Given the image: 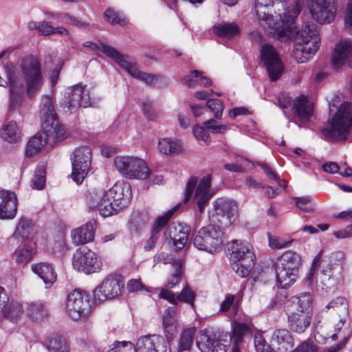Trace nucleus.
<instances>
[{"label":"nucleus","mask_w":352,"mask_h":352,"mask_svg":"<svg viewBox=\"0 0 352 352\" xmlns=\"http://www.w3.org/2000/svg\"><path fill=\"white\" fill-rule=\"evenodd\" d=\"M129 186L124 184H116L108 190L92 189L88 191L86 199L91 210L98 211L102 217H109L124 208L129 197L124 193Z\"/></svg>","instance_id":"f257e3e1"},{"label":"nucleus","mask_w":352,"mask_h":352,"mask_svg":"<svg viewBox=\"0 0 352 352\" xmlns=\"http://www.w3.org/2000/svg\"><path fill=\"white\" fill-rule=\"evenodd\" d=\"M292 56L299 63L309 61L317 52L320 38L314 24H305L296 32Z\"/></svg>","instance_id":"f03ea898"},{"label":"nucleus","mask_w":352,"mask_h":352,"mask_svg":"<svg viewBox=\"0 0 352 352\" xmlns=\"http://www.w3.org/2000/svg\"><path fill=\"white\" fill-rule=\"evenodd\" d=\"M232 268L240 277L249 276L254 267L256 256L252 245L242 241L233 240L228 244Z\"/></svg>","instance_id":"7ed1b4c3"},{"label":"nucleus","mask_w":352,"mask_h":352,"mask_svg":"<svg viewBox=\"0 0 352 352\" xmlns=\"http://www.w3.org/2000/svg\"><path fill=\"white\" fill-rule=\"evenodd\" d=\"M351 126L352 109L350 104L344 103L327 126L321 129V132L331 141H344L350 133Z\"/></svg>","instance_id":"20e7f679"},{"label":"nucleus","mask_w":352,"mask_h":352,"mask_svg":"<svg viewBox=\"0 0 352 352\" xmlns=\"http://www.w3.org/2000/svg\"><path fill=\"white\" fill-rule=\"evenodd\" d=\"M19 67L24 80L25 94L29 98H32L40 91L44 82L40 61L37 57L28 55L20 60Z\"/></svg>","instance_id":"39448f33"},{"label":"nucleus","mask_w":352,"mask_h":352,"mask_svg":"<svg viewBox=\"0 0 352 352\" xmlns=\"http://www.w3.org/2000/svg\"><path fill=\"white\" fill-rule=\"evenodd\" d=\"M300 265V255L291 250L285 251L277 258L276 276L277 282L282 287H288L296 280Z\"/></svg>","instance_id":"423d86ee"},{"label":"nucleus","mask_w":352,"mask_h":352,"mask_svg":"<svg viewBox=\"0 0 352 352\" xmlns=\"http://www.w3.org/2000/svg\"><path fill=\"white\" fill-rule=\"evenodd\" d=\"M40 114L43 120L42 128L54 140H64L66 138L63 126L57 120L52 98L47 95L43 96L40 105Z\"/></svg>","instance_id":"0eeeda50"},{"label":"nucleus","mask_w":352,"mask_h":352,"mask_svg":"<svg viewBox=\"0 0 352 352\" xmlns=\"http://www.w3.org/2000/svg\"><path fill=\"white\" fill-rule=\"evenodd\" d=\"M113 164L116 170L129 179H146L151 173L144 160L133 156H117Z\"/></svg>","instance_id":"6e6552de"},{"label":"nucleus","mask_w":352,"mask_h":352,"mask_svg":"<svg viewBox=\"0 0 352 352\" xmlns=\"http://www.w3.org/2000/svg\"><path fill=\"white\" fill-rule=\"evenodd\" d=\"M222 229L214 225L202 228L194 236L193 244L199 250L210 253L219 252L223 245Z\"/></svg>","instance_id":"1a4fd4ad"},{"label":"nucleus","mask_w":352,"mask_h":352,"mask_svg":"<svg viewBox=\"0 0 352 352\" xmlns=\"http://www.w3.org/2000/svg\"><path fill=\"white\" fill-rule=\"evenodd\" d=\"M66 311L72 320L86 318L91 311L89 294L80 289H74L67 296Z\"/></svg>","instance_id":"9d476101"},{"label":"nucleus","mask_w":352,"mask_h":352,"mask_svg":"<svg viewBox=\"0 0 352 352\" xmlns=\"http://www.w3.org/2000/svg\"><path fill=\"white\" fill-rule=\"evenodd\" d=\"M302 6V2L300 0H296L294 4H292L285 9L283 14L279 15V22L274 20V25H272L269 30H274V34H277L278 38H290L293 34L294 21L299 15Z\"/></svg>","instance_id":"9b49d317"},{"label":"nucleus","mask_w":352,"mask_h":352,"mask_svg":"<svg viewBox=\"0 0 352 352\" xmlns=\"http://www.w3.org/2000/svg\"><path fill=\"white\" fill-rule=\"evenodd\" d=\"M231 342V336L225 334L217 336L200 331L196 343L201 352H226Z\"/></svg>","instance_id":"f8f14e48"},{"label":"nucleus","mask_w":352,"mask_h":352,"mask_svg":"<svg viewBox=\"0 0 352 352\" xmlns=\"http://www.w3.org/2000/svg\"><path fill=\"white\" fill-rule=\"evenodd\" d=\"M72 264L74 269L85 274L95 273L102 267V262L96 254L85 247L80 248L74 252Z\"/></svg>","instance_id":"ddd939ff"},{"label":"nucleus","mask_w":352,"mask_h":352,"mask_svg":"<svg viewBox=\"0 0 352 352\" xmlns=\"http://www.w3.org/2000/svg\"><path fill=\"white\" fill-rule=\"evenodd\" d=\"M72 161V177L76 184H81L85 179L91 165V150L87 146L76 148Z\"/></svg>","instance_id":"4468645a"},{"label":"nucleus","mask_w":352,"mask_h":352,"mask_svg":"<svg viewBox=\"0 0 352 352\" xmlns=\"http://www.w3.org/2000/svg\"><path fill=\"white\" fill-rule=\"evenodd\" d=\"M311 17L320 24L330 23L337 12L336 0H311Z\"/></svg>","instance_id":"2eb2a0df"},{"label":"nucleus","mask_w":352,"mask_h":352,"mask_svg":"<svg viewBox=\"0 0 352 352\" xmlns=\"http://www.w3.org/2000/svg\"><path fill=\"white\" fill-rule=\"evenodd\" d=\"M67 108L70 113L75 112L80 107L87 108L94 104V100L90 96V90L87 85L81 83L75 85L69 88L67 96Z\"/></svg>","instance_id":"dca6fc26"},{"label":"nucleus","mask_w":352,"mask_h":352,"mask_svg":"<svg viewBox=\"0 0 352 352\" xmlns=\"http://www.w3.org/2000/svg\"><path fill=\"white\" fill-rule=\"evenodd\" d=\"M6 78L10 87L9 111H12L21 105L24 85L22 80L16 73L14 67H6Z\"/></svg>","instance_id":"f3484780"},{"label":"nucleus","mask_w":352,"mask_h":352,"mask_svg":"<svg viewBox=\"0 0 352 352\" xmlns=\"http://www.w3.org/2000/svg\"><path fill=\"white\" fill-rule=\"evenodd\" d=\"M261 59L267 68L270 80H278L282 74L283 65L276 49L271 45H263L261 48Z\"/></svg>","instance_id":"a211bd4d"},{"label":"nucleus","mask_w":352,"mask_h":352,"mask_svg":"<svg viewBox=\"0 0 352 352\" xmlns=\"http://www.w3.org/2000/svg\"><path fill=\"white\" fill-rule=\"evenodd\" d=\"M122 288L121 280L113 276H109L95 289L94 300L101 302L113 299L121 294Z\"/></svg>","instance_id":"6ab92c4d"},{"label":"nucleus","mask_w":352,"mask_h":352,"mask_svg":"<svg viewBox=\"0 0 352 352\" xmlns=\"http://www.w3.org/2000/svg\"><path fill=\"white\" fill-rule=\"evenodd\" d=\"M292 109L294 113V122L299 126L307 124L314 111V103L308 100L307 97L300 96L295 99Z\"/></svg>","instance_id":"aec40b11"},{"label":"nucleus","mask_w":352,"mask_h":352,"mask_svg":"<svg viewBox=\"0 0 352 352\" xmlns=\"http://www.w3.org/2000/svg\"><path fill=\"white\" fill-rule=\"evenodd\" d=\"M285 0H254L255 21L264 30H269L274 25V16L270 13V9L274 1H285Z\"/></svg>","instance_id":"412c9836"},{"label":"nucleus","mask_w":352,"mask_h":352,"mask_svg":"<svg viewBox=\"0 0 352 352\" xmlns=\"http://www.w3.org/2000/svg\"><path fill=\"white\" fill-rule=\"evenodd\" d=\"M217 215L224 219L225 226L232 225L237 218L238 207L236 203L231 199L218 198L214 204Z\"/></svg>","instance_id":"4be33fe9"},{"label":"nucleus","mask_w":352,"mask_h":352,"mask_svg":"<svg viewBox=\"0 0 352 352\" xmlns=\"http://www.w3.org/2000/svg\"><path fill=\"white\" fill-rule=\"evenodd\" d=\"M159 297L168 300L173 305H177L178 302H184L190 305L193 308L195 307L196 294L190 285L186 284L177 296L168 289L162 288Z\"/></svg>","instance_id":"5701e85b"},{"label":"nucleus","mask_w":352,"mask_h":352,"mask_svg":"<svg viewBox=\"0 0 352 352\" xmlns=\"http://www.w3.org/2000/svg\"><path fill=\"white\" fill-rule=\"evenodd\" d=\"M332 64L336 68L343 65L352 67V43L350 39H342L336 45L332 56Z\"/></svg>","instance_id":"b1692460"},{"label":"nucleus","mask_w":352,"mask_h":352,"mask_svg":"<svg viewBox=\"0 0 352 352\" xmlns=\"http://www.w3.org/2000/svg\"><path fill=\"white\" fill-rule=\"evenodd\" d=\"M211 176L208 175L199 181L195 190L193 200L196 203L200 213L204 212L213 194L210 191Z\"/></svg>","instance_id":"393cba45"},{"label":"nucleus","mask_w":352,"mask_h":352,"mask_svg":"<svg viewBox=\"0 0 352 352\" xmlns=\"http://www.w3.org/2000/svg\"><path fill=\"white\" fill-rule=\"evenodd\" d=\"M0 197L2 199L0 204V219L14 218L17 211V199L14 192L2 190L0 191Z\"/></svg>","instance_id":"a878e982"},{"label":"nucleus","mask_w":352,"mask_h":352,"mask_svg":"<svg viewBox=\"0 0 352 352\" xmlns=\"http://www.w3.org/2000/svg\"><path fill=\"white\" fill-rule=\"evenodd\" d=\"M135 352H166L162 337L148 335L140 337L135 346Z\"/></svg>","instance_id":"bb28decb"},{"label":"nucleus","mask_w":352,"mask_h":352,"mask_svg":"<svg viewBox=\"0 0 352 352\" xmlns=\"http://www.w3.org/2000/svg\"><path fill=\"white\" fill-rule=\"evenodd\" d=\"M179 206V204L173 207L172 209L166 212L164 215L159 217L156 219L155 222L153 226L151 236L145 243L144 249L146 250H151L155 246V243L157 241L158 239L160 238L161 230L167 224L169 219L173 216V213L178 208Z\"/></svg>","instance_id":"cd10ccee"},{"label":"nucleus","mask_w":352,"mask_h":352,"mask_svg":"<svg viewBox=\"0 0 352 352\" xmlns=\"http://www.w3.org/2000/svg\"><path fill=\"white\" fill-rule=\"evenodd\" d=\"M271 342L279 352H285L294 346V338L286 329H276L272 336Z\"/></svg>","instance_id":"c85d7f7f"},{"label":"nucleus","mask_w":352,"mask_h":352,"mask_svg":"<svg viewBox=\"0 0 352 352\" xmlns=\"http://www.w3.org/2000/svg\"><path fill=\"white\" fill-rule=\"evenodd\" d=\"M96 222L89 221L85 226L72 231L71 236L73 243L76 245H83L94 239Z\"/></svg>","instance_id":"c756f323"},{"label":"nucleus","mask_w":352,"mask_h":352,"mask_svg":"<svg viewBox=\"0 0 352 352\" xmlns=\"http://www.w3.org/2000/svg\"><path fill=\"white\" fill-rule=\"evenodd\" d=\"M311 318V315L287 311L288 327L294 333H302L310 326Z\"/></svg>","instance_id":"7c9ffc66"},{"label":"nucleus","mask_w":352,"mask_h":352,"mask_svg":"<svg viewBox=\"0 0 352 352\" xmlns=\"http://www.w3.org/2000/svg\"><path fill=\"white\" fill-rule=\"evenodd\" d=\"M62 140H54L42 128V131L37 133L28 143L26 148V155L32 157L40 151L48 141L51 144L61 141Z\"/></svg>","instance_id":"2f4dec72"},{"label":"nucleus","mask_w":352,"mask_h":352,"mask_svg":"<svg viewBox=\"0 0 352 352\" xmlns=\"http://www.w3.org/2000/svg\"><path fill=\"white\" fill-rule=\"evenodd\" d=\"M292 304L289 311L298 312L312 316V298L309 293H303L299 296H293L290 299Z\"/></svg>","instance_id":"473e14b6"},{"label":"nucleus","mask_w":352,"mask_h":352,"mask_svg":"<svg viewBox=\"0 0 352 352\" xmlns=\"http://www.w3.org/2000/svg\"><path fill=\"white\" fill-rule=\"evenodd\" d=\"M169 230V235L175 251L182 250L187 243L190 228L187 226L178 224L170 227Z\"/></svg>","instance_id":"72a5a7b5"},{"label":"nucleus","mask_w":352,"mask_h":352,"mask_svg":"<svg viewBox=\"0 0 352 352\" xmlns=\"http://www.w3.org/2000/svg\"><path fill=\"white\" fill-rule=\"evenodd\" d=\"M36 253V244L31 241H23L14 252L13 257L17 265H25L29 263Z\"/></svg>","instance_id":"f704fd0d"},{"label":"nucleus","mask_w":352,"mask_h":352,"mask_svg":"<svg viewBox=\"0 0 352 352\" xmlns=\"http://www.w3.org/2000/svg\"><path fill=\"white\" fill-rule=\"evenodd\" d=\"M32 269L43 280L47 287L51 286L56 280V274L50 263L41 262L34 264L32 265Z\"/></svg>","instance_id":"c9c22d12"},{"label":"nucleus","mask_w":352,"mask_h":352,"mask_svg":"<svg viewBox=\"0 0 352 352\" xmlns=\"http://www.w3.org/2000/svg\"><path fill=\"white\" fill-rule=\"evenodd\" d=\"M3 317L10 321L16 323L24 314V309L21 302L19 301H11L7 304L4 303L2 309Z\"/></svg>","instance_id":"e433bc0d"},{"label":"nucleus","mask_w":352,"mask_h":352,"mask_svg":"<svg viewBox=\"0 0 352 352\" xmlns=\"http://www.w3.org/2000/svg\"><path fill=\"white\" fill-rule=\"evenodd\" d=\"M34 232V227L32 220L26 217H22L16 227L12 239L21 238L23 241H28L32 237Z\"/></svg>","instance_id":"4c0bfd02"},{"label":"nucleus","mask_w":352,"mask_h":352,"mask_svg":"<svg viewBox=\"0 0 352 352\" xmlns=\"http://www.w3.org/2000/svg\"><path fill=\"white\" fill-rule=\"evenodd\" d=\"M28 316L34 321H41L49 316V310L41 302H31L26 309Z\"/></svg>","instance_id":"58836bf2"},{"label":"nucleus","mask_w":352,"mask_h":352,"mask_svg":"<svg viewBox=\"0 0 352 352\" xmlns=\"http://www.w3.org/2000/svg\"><path fill=\"white\" fill-rule=\"evenodd\" d=\"M214 32L220 37L232 38L237 36L240 31L235 23L222 22L214 26Z\"/></svg>","instance_id":"ea45409f"},{"label":"nucleus","mask_w":352,"mask_h":352,"mask_svg":"<svg viewBox=\"0 0 352 352\" xmlns=\"http://www.w3.org/2000/svg\"><path fill=\"white\" fill-rule=\"evenodd\" d=\"M158 149L165 155L178 154L182 150V145L175 139L162 138L158 142Z\"/></svg>","instance_id":"a19ab883"},{"label":"nucleus","mask_w":352,"mask_h":352,"mask_svg":"<svg viewBox=\"0 0 352 352\" xmlns=\"http://www.w3.org/2000/svg\"><path fill=\"white\" fill-rule=\"evenodd\" d=\"M21 131L14 121H10L2 127L1 137L8 142H16L21 139Z\"/></svg>","instance_id":"79ce46f5"},{"label":"nucleus","mask_w":352,"mask_h":352,"mask_svg":"<svg viewBox=\"0 0 352 352\" xmlns=\"http://www.w3.org/2000/svg\"><path fill=\"white\" fill-rule=\"evenodd\" d=\"M195 332L196 329L195 327H190L185 329L182 333L178 344V352H182L190 349L193 342Z\"/></svg>","instance_id":"37998d69"},{"label":"nucleus","mask_w":352,"mask_h":352,"mask_svg":"<svg viewBox=\"0 0 352 352\" xmlns=\"http://www.w3.org/2000/svg\"><path fill=\"white\" fill-rule=\"evenodd\" d=\"M251 326L245 323L234 322L232 324V336L231 339L234 340V342L239 344L243 340V338L246 335L250 333Z\"/></svg>","instance_id":"c03bdc74"},{"label":"nucleus","mask_w":352,"mask_h":352,"mask_svg":"<svg viewBox=\"0 0 352 352\" xmlns=\"http://www.w3.org/2000/svg\"><path fill=\"white\" fill-rule=\"evenodd\" d=\"M344 258V254L342 252H336L332 253L327 260H322V270L324 273L331 272L335 265H342Z\"/></svg>","instance_id":"a18cd8bd"},{"label":"nucleus","mask_w":352,"mask_h":352,"mask_svg":"<svg viewBox=\"0 0 352 352\" xmlns=\"http://www.w3.org/2000/svg\"><path fill=\"white\" fill-rule=\"evenodd\" d=\"M46 346L51 352H67V346L65 339L58 336L49 338L46 342Z\"/></svg>","instance_id":"49530a36"},{"label":"nucleus","mask_w":352,"mask_h":352,"mask_svg":"<svg viewBox=\"0 0 352 352\" xmlns=\"http://www.w3.org/2000/svg\"><path fill=\"white\" fill-rule=\"evenodd\" d=\"M119 65L124 69L131 76L139 79L142 72L139 70L136 63L132 58L126 56L120 63Z\"/></svg>","instance_id":"de8ad7c7"},{"label":"nucleus","mask_w":352,"mask_h":352,"mask_svg":"<svg viewBox=\"0 0 352 352\" xmlns=\"http://www.w3.org/2000/svg\"><path fill=\"white\" fill-rule=\"evenodd\" d=\"M339 305L341 307L343 312H344V317L341 318L339 320V322L336 324V331H340L342 326L344 325L345 321H346V314L347 312V307H346V303L345 298L342 297H339L336 298V300L331 301L329 302L326 307L327 309H329L331 307H338Z\"/></svg>","instance_id":"09e8293b"},{"label":"nucleus","mask_w":352,"mask_h":352,"mask_svg":"<svg viewBox=\"0 0 352 352\" xmlns=\"http://www.w3.org/2000/svg\"><path fill=\"white\" fill-rule=\"evenodd\" d=\"M45 168L44 166H40L35 171V174L32 179V187L34 189L41 190L45 184Z\"/></svg>","instance_id":"8fccbe9b"},{"label":"nucleus","mask_w":352,"mask_h":352,"mask_svg":"<svg viewBox=\"0 0 352 352\" xmlns=\"http://www.w3.org/2000/svg\"><path fill=\"white\" fill-rule=\"evenodd\" d=\"M107 352H135V346L131 342H114Z\"/></svg>","instance_id":"3c124183"},{"label":"nucleus","mask_w":352,"mask_h":352,"mask_svg":"<svg viewBox=\"0 0 352 352\" xmlns=\"http://www.w3.org/2000/svg\"><path fill=\"white\" fill-rule=\"evenodd\" d=\"M107 352H135V346L131 342H114Z\"/></svg>","instance_id":"603ef678"},{"label":"nucleus","mask_w":352,"mask_h":352,"mask_svg":"<svg viewBox=\"0 0 352 352\" xmlns=\"http://www.w3.org/2000/svg\"><path fill=\"white\" fill-rule=\"evenodd\" d=\"M206 107L214 113L215 118L219 119L221 118L224 106L223 103L218 99H210L206 102Z\"/></svg>","instance_id":"864d4df0"},{"label":"nucleus","mask_w":352,"mask_h":352,"mask_svg":"<svg viewBox=\"0 0 352 352\" xmlns=\"http://www.w3.org/2000/svg\"><path fill=\"white\" fill-rule=\"evenodd\" d=\"M105 20L112 25L120 24L124 25L126 23L124 19L120 18L119 13L113 9L108 8L104 13Z\"/></svg>","instance_id":"5fc2aeb1"},{"label":"nucleus","mask_w":352,"mask_h":352,"mask_svg":"<svg viewBox=\"0 0 352 352\" xmlns=\"http://www.w3.org/2000/svg\"><path fill=\"white\" fill-rule=\"evenodd\" d=\"M269 246L272 249L279 250L287 248L291 246L293 241H284L281 238L272 236L268 234Z\"/></svg>","instance_id":"6e6d98bb"},{"label":"nucleus","mask_w":352,"mask_h":352,"mask_svg":"<svg viewBox=\"0 0 352 352\" xmlns=\"http://www.w3.org/2000/svg\"><path fill=\"white\" fill-rule=\"evenodd\" d=\"M100 50H101L107 56L114 59V60L118 64H120L121 60H122L123 58L126 56L125 55L120 54L119 52L115 48L103 43H101Z\"/></svg>","instance_id":"4d7b16f0"},{"label":"nucleus","mask_w":352,"mask_h":352,"mask_svg":"<svg viewBox=\"0 0 352 352\" xmlns=\"http://www.w3.org/2000/svg\"><path fill=\"white\" fill-rule=\"evenodd\" d=\"M199 71L195 69L191 71L190 74L184 76L182 78V82L188 87L195 88L199 85Z\"/></svg>","instance_id":"13d9d810"},{"label":"nucleus","mask_w":352,"mask_h":352,"mask_svg":"<svg viewBox=\"0 0 352 352\" xmlns=\"http://www.w3.org/2000/svg\"><path fill=\"white\" fill-rule=\"evenodd\" d=\"M254 346L257 352H276L271 348L261 334L255 335Z\"/></svg>","instance_id":"bf43d9fd"},{"label":"nucleus","mask_w":352,"mask_h":352,"mask_svg":"<svg viewBox=\"0 0 352 352\" xmlns=\"http://www.w3.org/2000/svg\"><path fill=\"white\" fill-rule=\"evenodd\" d=\"M250 162L248 160L243 159L238 164H226L224 168L228 171L234 173H245L248 168Z\"/></svg>","instance_id":"052dcab7"},{"label":"nucleus","mask_w":352,"mask_h":352,"mask_svg":"<svg viewBox=\"0 0 352 352\" xmlns=\"http://www.w3.org/2000/svg\"><path fill=\"white\" fill-rule=\"evenodd\" d=\"M182 267V261H175L174 273L172 274L170 279L168 280L167 287L173 288L179 283L181 279Z\"/></svg>","instance_id":"680f3d73"},{"label":"nucleus","mask_w":352,"mask_h":352,"mask_svg":"<svg viewBox=\"0 0 352 352\" xmlns=\"http://www.w3.org/2000/svg\"><path fill=\"white\" fill-rule=\"evenodd\" d=\"M176 315L177 310L175 307L166 309L163 315V325L177 324Z\"/></svg>","instance_id":"e2e57ef3"},{"label":"nucleus","mask_w":352,"mask_h":352,"mask_svg":"<svg viewBox=\"0 0 352 352\" xmlns=\"http://www.w3.org/2000/svg\"><path fill=\"white\" fill-rule=\"evenodd\" d=\"M296 206L302 211L305 212H311L313 206L311 203L309 197H302L295 198Z\"/></svg>","instance_id":"0e129e2a"},{"label":"nucleus","mask_w":352,"mask_h":352,"mask_svg":"<svg viewBox=\"0 0 352 352\" xmlns=\"http://www.w3.org/2000/svg\"><path fill=\"white\" fill-rule=\"evenodd\" d=\"M204 125L206 126L208 130H211L214 133H223L228 129V126L225 124H217V122L214 119H210L204 122Z\"/></svg>","instance_id":"69168bd1"},{"label":"nucleus","mask_w":352,"mask_h":352,"mask_svg":"<svg viewBox=\"0 0 352 352\" xmlns=\"http://www.w3.org/2000/svg\"><path fill=\"white\" fill-rule=\"evenodd\" d=\"M192 131L196 138L202 140L205 142L209 141L210 135L206 126L195 125L193 127Z\"/></svg>","instance_id":"338daca9"},{"label":"nucleus","mask_w":352,"mask_h":352,"mask_svg":"<svg viewBox=\"0 0 352 352\" xmlns=\"http://www.w3.org/2000/svg\"><path fill=\"white\" fill-rule=\"evenodd\" d=\"M198 182V177L193 176L191 177L187 184L186 187V192H185V197H184V202H187L189 201V199L191 198L192 195L195 190V188Z\"/></svg>","instance_id":"774afa93"}]
</instances>
